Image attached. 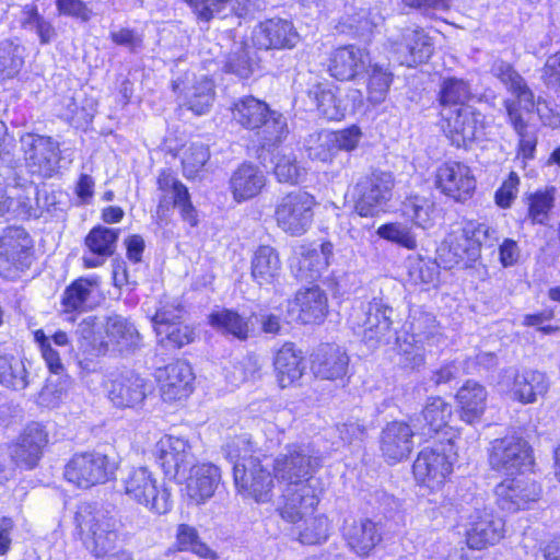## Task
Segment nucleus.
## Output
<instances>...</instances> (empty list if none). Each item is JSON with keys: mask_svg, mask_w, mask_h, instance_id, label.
<instances>
[{"mask_svg": "<svg viewBox=\"0 0 560 560\" xmlns=\"http://www.w3.org/2000/svg\"><path fill=\"white\" fill-rule=\"evenodd\" d=\"M443 335L435 316L422 306H412L402 330L396 337L400 362L405 368L424 364L427 347L439 346Z\"/></svg>", "mask_w": 560, "mask_h": 560, "instance_id": "1", "label": "nucleus"}, {"mask_svg": "<svg viewBox=\"0 0 560 560\" xmlns=\"http://www.w3.org/2000/svg\"><path fill=\"white\" fill-rule=\"evenodd\" d=\"M74 524L85 548L96 558L113 552L121 540L120 520L91 503H81Z\"/></svg>", "mask_w": 560, "mask_h": 560, "instance_id": "2", "label": "nucleus"}, {"mask_svg": "<svg viewBox=\"0 0 560 560\" xmlns=\"http://www.w3.org/2000/svg\"><path fill=\"white\" fill-rule=\"evenodd\" d=\"M394 308L383 298L353 307L348 324L369 348L387 345L392 338Z\"/></svg>", "mask_w": 560, "mask_h": 560, "instance_id": "3", "label": "nucleus"}, {"mask_svg": "<svg viewBox=\"0 0 560 560\" xmlns=\"http://www.w3.org/2000/svg\"><path fill=\"white\" fill-rule=\"evenodd\" d=\"M323 456L310 443L289 444L273 460V472L278 480L288 483L307 482L322 467Z\"/></svg>", "mask_w": 560, "mask_h": 560, "instance_id": "4", "label": "nucleus"}, {"mask_svg": "<svg viewBox=\"0 0 560 560\" xmlns=\"http://www.w3.org/2000/svg\"><path fill=\"white\" fill-rule=\"evenodd\" d=\"M34 258V242L22 226H8L0 236V276L14 279L28 269Z\"/></svg>", "mask_w": 560, "mask_h": 560, "instance_id": "5", "label": "nucleus"}, {"mask_svg": "<svg viewBox=\"0 0 560 560\" xmlns=\"http://www.w3.org/2000/svg\"><path fill=\"white\" fill-rule=\"evenodd\" d=\"M315 206L314 197L298 189L285 194L276 203L275 220L280 230L290 236L305 234L312 225Z\"/></svg>", "mask_w": 560, "mask_h": 560, "instance_id": "6", "label": "nucleus"}, {"mask_svg": "<svg viewBox=\"0 0 560 560\" xmlns=\"http://www.w3.org/2000/svg\"><path fill=\"white\" fill-rule=\"evenodd\" d=\"M20 149L32 174L51 178L59 172L61 161L60 144L50 136L33 132L20 137Z\"/></svg>", "mask_w": 560, "mask_h": 560, "instance_id": "7", "label": "nucleus"}, {"mask_svg": "<svg viewBox=\"0 0 560 560\" xmlns=\"http://www.w3.org/2000/svg\"><path fill=\"white\" fill-rule=\"evenodd\" d=\"M488 462L492 470L513 476L527 470L534 464V458L526 440L506 435L490 442Z\"/></svg>", "mask_w": 560, "mask_h": 560, "instance_id": "8", "label": "nucleus"}, {"mask_svg": "<svg viewBox=\"0 0 560 560\" xmlns=\"http://www.w3.org/2000/svg\"><path fill=\"white\" fill-rule=\"evenodd\" d=\"M116 469V463L103 453H77L65 466V477L69 482L88 489L108 481Z\"/></svg>", "mask_w": 560, "mask_h": 560, "instance_id": "9", "label": "nucleus"}, {"mask_svg": "<svg viewBox=\"0 0 560 560\" xmlns=\"http://www.w3.org/2000/svg\"><path fill=\"white\" fill-rule=\"evenodd\" d=\"M395 185L389 172L374 170L355 185V211L360 217H375L384 212Z\"/></svg>", "mask_w": 560, "mask_h": 560, "instance_id": "10", "label": "nucleus"}, {"mask_svg": "<svg viewBox=\"0 0 560 560\" xmlns=\"http://www.w3.org/2000/svg\"><path fill=\"white\" fill-rule=\"evenodd\" d=\"M125 494L156 514H165L171 509L170 492L160 489L155 478L144 467L131 469L124 479Z\"/></svg>", "mask_w": 560, "mask_h": 560, "instance_id": "11", "label": "nucleus"}, {"mask_svg": "<svg viewBox=\"0 0 560 560\" xmlns=\"http://www.w3.org/2000/svg\"><path fill=\"white\" fill-rule=\"evenodd\" d=\"M361 136L357 126L338 131L319 130L306 137L304 147L311 160L331 162L339 151L354 150Z\"/></svg>", "mask_w": 560, "mask_h": 560, "instance_id": "12", "label": "nucleus"}, {"mask_svg": "<svg viewBox=\"0 0 560 560\" xmlns=\"http://www.w3.org/2000/svg\"><path fill=\"white\" fill-rule=\"evenodd\" d=\"M234 483L240 493L256 502H268L272 497L273 478L257 458L233 466Z\"/></svg>", "mask_w": 560, "mask_h": 560, "instance_id": "13", "label": "nucleus"}, {"mask_svg": "<svg viewBox=\"0 0 560 560\" xmlns=\"http://www.w3.org/2000/svg\"><path fill=\"white\" fill-rule=\"evenodd\" d=\"M436 188L457 202L470 199L476 189V178L470 167L462 162L447 161L435 172Z\"/></svg>", "mask_w": 560, "mask_h": 560, "instance_id": "14", "label": "nucleus"}, {"mask_svg": "<svg viewBox=\"0 0 560 560\" xmlns=\"http://www.w3.org/2000/svg\"><path fill=\"white\" fill-rule=\"evenodd\" d=\"M499 385L510 389L513 397L523 404L536 401L537 397L545 395L549 387L544 373L536 370L518 371L512 366L502 370Z\"/></svg>", "mask_w": 560, "mask_h": 560, "instance_id": "15", "label": "nucleus"}, {"mask_svg": "<svg viewBox=\"0 0 560 560\" xmlns=\"http://www.w3.org/2000/svg\"><path fill=\"white\" fill-rule=\"evenodd\" d=\"M156 184L161 192L158 213L168 210L171 207L177 208L182 219L191 226H196L198 223L197 211L190 200L188 188L166 170L160 173Z\"/></svg>", "mask_w": 560, "mask_h": 560, "instance_id": "16", "label": "nucleus"}, {"mask_svg": "<svg viewBox=\"0 0 560 560\" xmlns=\"http://www.w3.org/2000/svg\"><path fill=\"white\" fill-rule=\"evenodd\" d=\"M441 116L444 133L455 147L465 148L476 139L480 113L474 107L468 105L446 108L445 112H441Z\"/></svg>", "mask_w": 560, "mask_h": 560, "instance_id": "17", "label": "nucleus"}, {"mask_svg": "<svg viewBox=\"0 0 560 560\" xmlns=\"http://www.w3.org/2000/svg\"><path fill=\"white\" fill-rule=\"evenodd\" d=\"M291 21L272 18L260 22L252 33L253 46L258 49H290L299 42Z\"/></svg>", "mask_w": 560, "mask_h": 560, "instance_id": "18", "label": "nucleus"}, {"mask_svg": "<svg viewBox=\"0 0 560 560\" xmlns=\"http://www.w3.org/2000/svg\"><path fill=\"white\" fill-rule=\"evenodd\" d=\"M452 469V462L440 447L422 450L412 466L415 478L430 489L440 488Z\"/></svg>", "mask_w": 560, "mask_h": 560, "instance_id": "19", "label": "nucleus"}, {"mask_svg": "<svg viewBox=\"0 0 560 560\" xmlns=\"http://www.w3.org/2000/svg\"><path fill=\"white\" fill-rule=\"evenodd\" d=\"M490 73L510 91L515 98L505 100L503 105L508 112V104H517L518 110L532 114L536 108L534 92L529 89L525 79L515 70L512 63L503 60H493Z\"/></svg>", "mask_w": 560, "mask_h": 560, "instance_id": "20", "label": "nucleus"}, {"mask_svg": "<svg viewBox=\"0 0 560 560\" xmlns=\"http://www.w3.org/2000/svg\"><path fill=\"white\" fill-rule=\"evenodd\" d=\"M158 460L170 479L185 478L192 466L194 455L187 440L177 436H165L158 443Z\"/></svg>", "mask_w": 560, "mask_h": 560, "instance_id": "21", "label": "nucleus"}, {"mask_svg": "<svg viewBox=\"0 0 560 560\" xmlns=\"http://www.w3.org/2000/svg\"><path fill=\"white\" fill-rule=\"evenodd\" d=\"M288 312L302 324H319L328 314V299L318 285L300 289L289 301Z\"/></svg>", "mask_w": 560, "mask_h": 560, "instance_id": "22", "label": "nucleus"}, {"mask_svg": "<svg viewBox=\"0 0 560 560\" xmlns=\"http://www.w3.org/2000/svg\"><path fill=\"white\" fill-rule=\"evenodd\" d=\"M155 377L165 401L180 400L192 392L194 374L190 365L185 361L177 360L156 369Z\"/></svg>", "mask_w": 560, "mask_h": 560, "instance_id": "23", "label": "nucleus"}, {"mask_svg": "<svg viewBox=\"0 0 560 560\" xmlns=\"http://www.w3.org/2000/svg\"><path fill=\"white\" fill-rule=\"evenodd\" d=\"M497 503L501 510L514 513L527 503L538 500L541 489L526 478L505 479L495 487Z\"/></svg>", "mask_w": 560, "mask_h": 560, "instance_id": "24", "label": "nucleus"}, {"mask_svg": "<svg viewBox=\"0 0 560 560\" xmlns=\"http://www.w3.org/2000/svg\"><path fill=\"white\" fill-rule=\"evenodd\" d=\"M418 435L412 423L393 421L381 432L380 448L388 463H397L408 457L413 448L412 438Z\"/></svg>", "mask_w": 560, "mask_h": 560, "instance_id": "25", "label": "nucleus"}, {"mask_svg": "<svg viewBox=\"0 0 560 560\" xmlns=\"http://www.w3.org/2000/svg\"><path fill=\"white\" fill-rule=\"evenodd\" d=\"M47 443V434L39 423H31L24 430L19 442L10 452V465L13 464L26 469L34 468L42 455V450Z\"/></svg>", "mask_w": 560, "mask_h": 560, "instance_id": "26", "label": "nucleus"}, {"mask_svg": "<svg viewBox=\"0 0 560 560\" xmlns=\"http://www.w3.org/2000/svg\"><path fill=\"white\" fill-rule=\"evenodd\" d=\"M283 504L278 509L283 520L296 523L311 513L318 503L314 489L307 482L288 483Z\"/></svg>", "mask_w": 560, "mask_h": 560, "instance_id": "27", "label": "nucleus"}, {"mask_svg": "<svg viewBox=\"0 0 560 560\" xmlns=\"http://www.w3.org/2000/svg\"><path fill=\"white\" fill-rule=\"evenodd\" d=\"M503 536V522L487 509L477 510L470 516L466 532L467 545L471 549H483L494 545Z\"/></svg>", "mask_w": 560, "mask_h": 560, "instance_id": "28", "label": "nucleus"}, {"mask_svg": "<svg viewBox=\"0 0 560 560\" xmlns=\"http://www.w3.org/2000/svg\"><path fill=\"white\" fill-rule=\"evenodd\" d=\"M370 62L369 54L354 45L335 49L329 58L328 71L340 81L354 79L364 72Z\"/></svg>", "mask_w": 560, "mask_h": 560, "instance_id": "29", "label": "nucleus"}, {"mask_svg": "<svg viewBox=\"0 0 560 560\" xmlns=\"http://www.w3.org/2000/svg\"><path fill=\"white\" fill-rule=\"evenodd\" d=\"M343 537L352 551L360 557H366L381 542V526L369 520L346 521Z\"/></svg>", "mask_w": 560, "mask_h": 560, "instance_id": "30", "label": "nucleus"}, {"mask_svg": "<svg viewBox=\"0 0 560 560\" xmlns=\"http://www.w3.org/2000/svg\"><path fill=\"white\" fill-rule=\"evenodd\" d=\"M349 365L347 353L337 345H320L313 353L312 370L316 377L337 380L346 375Z\"/></svg>", "mask_w": 560, "mask_h": 560, "instance_id": "31", "label": "nucleus"}, {"mask_svg": "<svg viewBox=\"0 0 560 560\" xmlns=\"http://www.w3.org/2000/svg\"><path fill=\"white\" fill-rule=\"evenodd\" d=\"M452 406L441 397L428 400L420 415L410 419L419 436L430 439L445 428L452 417Z\"/></svg>", "mask_w": 560, "mask_h": 560, "instance_id": "32", "label": "nucleus"}, {"mask_svg": "<svg viewBox=\"0 0 560 560\" xmlns=\"http://www.w3.org/2000/svg\"><path fill=\"white\" fill-rule=\"evenodd\" d=\"M266 183V175L257 165L243 163L232 173L229 185L233 199L243 202L256 197Z\"/></svg>", "mask_w": 560, "mask_h": 560, "instance_id": "33", "label": "nucleus"}, {"mask_svg": "<svg viewBox=\"0 0 560 560\" xmlns=\"http://www.w3.org/2000/svg\"><path fill=\"white\" fill-rule=\"evenodd\" d=\"M186 490L188 497L197 504L210 499L221 480V471L218 466L209 463L194 465L189 469Z\"/></svg>", "mask_w": 560, "mask_h": 560, "instance_id": "34", "label": "nucleus"}, {"mask_svg": "<svg viewBox=\"0 0 560 560\" xmlns=\"http://www.w3.org/2000/svg\"><path fill=\"white\" fill-rule=\"evenodd\" d=\"M401 43L397 51L402 56L400 62L412 67L425 62L433 54L432 38L422 28H406L401 34Z\"/></svg>", "mask_w": 560, "mask_h": 560, "instance_id": "35", "label": "nucleus"}, {"mask_svg": "<svg viewBox=\"0 0 560 560\" xmlns=\"http://www.w3.org/2000/svg\"><path fill=\"white\" fill-rule=\"evenodd\" d=\"M119 230L102 225L93 228L85 237V245L94 257H83L84 266L96 268L104 264L105 258L115 253Z\"/></svg>", "mask_w": 560, "mask_h": 560, "instance_id": "36", "label": "nucleus"}, {"mask_svg": "<svg viewBox=\"0 0 560 560\" xmlns=\"http://www.w3.org/2000/svg\"><path fill=\"white\" fill-rule=\"evenodd\" d=\"M281 260L276 248L269 245L259 246L252 257L250 276L259 285L273 284L280 276Z\"/></svg>", "mask_w": 560, "mask_h": 560, "instance_id": "37", "label": "nucleus"}, {"mask_svg": "<svg viewBox=\"0 0 560 560\" xmlns=\"http://www.w3.org/2000/svg\"><path fill=\"white\" fill-rule=\"evenodd\" d=\"M182 82H173V91L184 95L185 105L196 115L206 114L214 101V84L207 75L196 79L191 86L180 88Z\"/></svg>", "mask_w": 560, "mask_h": 560, "instance_id": "38", "label": "nucleus"}, {"mask_svg": "<svg viewBox=\"0 0 560 560\" xmlns=\"http://www.w3.org/2000/svg\"><path fill=\"white\" fill-rule=\"evenodd\" d=\"M277 378L282 388L301 378L305 370L302 352L293 343H284L273 361Z\"/></svg>", "mask_w": 560, "mask_h": 560, "instance_id": "39", "label": "nucleus"}, {"mask_svg": "<svg viewBox=\"0 0 560 560\" xmlns=\"http://www.w3.org/2000/svg\"><path fill=\"white\" fill-rule=\"evenodd\" d=\"M143 380L137 375L119 376L110 382L108 398L120 408H133L145 397Z\"/></svg>", "mask_w": 560, "mask_h": 560, "instance_id": "40", "label": "nucleus"}, {"mask_svg": "<svg viewBox=\"0 0 560 560\" xmlns=\"http://www.w3.org/2000/svg\"><path fill=\"white\" fill-rule=\"evenodd\" d=\"M456 398L460 407L463 421L474 424L481 419L487 401V392L482 385L468 381L459 388Z\"/></svg>", "mask_w": 560, "mask_h": 560, "instance_id": "41", "label": "nucleus"}, {"mask_svg": "<svg viewBox=\"0 0 560 560\" xmlns=\"http://www.w3.org/2000/svg\"><path fill=\"white\" fill-rule=\"evenodd\" d=\"M26 48L19 38L0 39V81L15 78L25 63Z\"/></svg>", "mask_w": 560, "mask_h": 560, "instance_id": "42", "label": "nucleus"}, {"mask_svg": "<svg viewBox=\"0 0 560 560\" xmlns=\"http://www.w3.org/2000/svg\"><path fill=\"white\" fill-rule=\"evenodd\" d=\"M471 96V88L468 81L456 77H446L441 80L438 92L441 112H445L446 108L468 106L466 103Z\"/></svg>", "mask_w": 560, "mask_h": 560, "instance_id": "43", "label": "nucleus"}, {"mask_svg": "<svg viewBox=\"0 0 560 560\" xmlns=\"http://www.w3.org/2000/svg\"><path fill=\"white\" fill-rule=\"evenodd\" d=\"M269 107L254 96H245L236 101L232 107L233 118L246 129H257L266 121Z\"/></svg>", "mask_w": 560, "mask_h": 560, "instance_id": "44", "label": "nucleus"}, {"mask_svg": "<svg viewBox=\"0 0 560 560\" xmlns=\"http://www.w3.org/2000/svg\"><path fill=\"white\" fill-rule=\"evenodd\" d=\"M106 335L119 351H130L140 345V334L135 325L120 315L109 316L106 320Z\"/></svg>", "mask_w": 560, "mask_h": 560, "instance_id": "45", "label": "nucleus"}, {"mask_svg": "<svg viewBox=\"0 0 560 560\" xmlns=\"http://www.w3.org/2000/svg\"><path fill=\"white\" fill-rule=\"evenodd\" d=\"M338 91L328 83H317L308 90V97L316 103L320 114L329 120H340L346 113V107L337 95Z\"/></svg>", "mask_w": 560, "mask_h": 560, "instance_id": "46", "label": "nucleus"}, {"mask_svg": "<svg viewBox=\"0 0 560 560\" xmlns=\"http://www.w3.org/2000/svg\"><path fill=\"white\" fill-rule=\"evenodd\" d=\"M517 104H508V121L518 137V155L525 160L534 158L537 137L527 130L528 121L525 119L524 110L517 109Z\"/></svg>", "mask_w": 560, "mask_h": 560, "instance_id": "47", "label": "nucleus"}, {"mask_svg": "<svg viewBox=\"0 0 560 560\" xmlns=\"http://www.w3.org/2000/svg\"><path fill=\"white\" fill-rule=\"evenodd\" d=\"M209 324L218 331L232 335L238 340H246L250 331L248 319L241 316L237 312L228 308L211 313L209 315Z\"/></svg>", "mask_w": 560, "mask_h": 560, "instance_id": "48", "label": "nucleus"}, {"mask_svg": "<svg viewBox=\"0 0 560 560\" xmlns=\"http://www.w3.org/2000/svg\"><path fill=\"white\" fill-rule=\"evenodd\" d=\"M95 280L80 278L66 288L61 298L65 313L84 312L90 300Z\"/></svg>", "mask_w": 560, "mask_h": 560, "instance_id": "49", "label": "nucleus"}, {"mask_svg": "<svg viewBox=\"0 0 560 560\" xmlns=\"http://www.w3.org/2000/svg\"><path fill=\"white\" fill-rule=\"evenodd\" d=\"M20 22L21 27L34 32L43 45L49 44L57 35L52 24L38 13L34 4L23 7Z\"/></svg>", "mask_w": 560, "mask_h": 560, "instance_id": "50", "label": "nucleus"}, {"mask_svg": "<svg viewBox=\"0 0 560 560\" xmlns=\"http://www.w3.org/2000/svg\"><path fill=\"white\" fill-rule=\"evenodd\" d=\"M154 330L158 336L159 345L166 350L179 349L192 342L195 339L194 330L183 323L172 326L162 324L161 326H155Z\"/></svg>", "mask_w": 560, "mask_h": 560, "instance_id": "51", "label": "nucleus"}, {"mask_svg": "<svg viewBox=\"0 0 560 560\" xmlns=\"http://www.w3.org/2000/svg\"><path fill=\"white\" fill-rule=\"evenodd\" d=\"M328 266L318 256L316 248L302 247L300 257L294 266L293 273L300 281L312 282L318 279Z\"/></svg>", "mask_w": 560, "mask_h": 560, "instance_id": "52", "label": "nucleus"}, {"mask_svg": "<svg viewBox=\"0 0 560 560\" xmlns=\"http://www.w3.org/2000/svg\"><path fill=\"white\" fill-rule=\"evenodd\" d=\"M0 384L15 390L24 389L28 381L23 361L0 352Z\"/></svg>", "mask_w": 560, "mask_h": 560, "instance_id": "53", "label": "nucleus"}, {"mask_svg": "<svg viewBox=\"0 0 560 560\" xmlns=\"http://www.w3.org/2000/svg\"><path fill=\"white\" fill-rule=\"evenodd\" d=\"M448 250L454 257L452 261L454 264L459 261L472 262L480 256L478 245L475 244L470 233L467 232V224L450 237Z\"/></svg>", "mask_w": 560, "mask_h": 560, "instance_id": "54", "label": "nucleus"}, {"mask_svg": "<svg viewBox=\"0 0 560 560\" xmlns=\"http://www.w3.org/2000/svg\"><path fill=\"white\" fill-rule=\"evenodd\" d=\"M556 188L537 190L528 196V218L534 224H547L549 212L555 206Z\"/></svg>", "mask_w": 560, "mask_h": 560, "instance_id": "55", "label": "nucleus"}, {"mask_svg": "<svg viewBox=\"0 0 560 560\" xmlns=\"http://www.w3.org/2000/svg\"><path fill=\"white\" fill-rule=\"evenodd\" d=\"M253 55V49L242 42L230 52L224 66L225 71L243 79L248 78L254 72L256 66Z\"/></svg>", "mask_w": 560, "mask_h": 560, "instance_id": "56", "label": "nucleus"}, {"mask_svg": "<svg viewBox=\"0 0 560 560\" xmlns=\"http://www.w3.org/2000/svg\"><path fill=\"white\" fill-rule=\"evenodd\" d=\"M393 81V73L388 69L375 63L369 72L368 100L373 105L385 101Z\"/></svg>", "mask_w": 560, "mask_h": 560, "instance_id": "57", "label": "nucleus"}, {"mask_svg": "<svg viewBox=\"0 0 560 560\" xmlns=\"http://www.w3.org/2000/svg\"><path fill=\"white\" fill-rule=\"evenodd\" d=\"M377 235L388 242L395 243L406 249H416L417 236L412 231V228L404 222H390L381 225L377 231Z\"/></svg>", "mask_w": 560, "mask_h": 560, "instance_id": "58", "label": "nucleus"}, {"mask_svg": "<svg viewBox=\"0 0 560 560\" xmlns=\"http://www.w3.org/2000/svg\"><path fill=\"white\" fill-rule=\"evenodd\" d=\"M176 539L179 550L191 551L206 559L218 558L215 551L200 540L197 529L192 526L180 524L177 528Z\"/></svg>", "mask_w": 560, "mask_h": 560, "instance_id": "59", "label": "nucleus"}, {"mask_svg": "<svg viewBox=\"0 0 560 560\" xmlns=\"http://www.w3.org/2000/svg\"><path fill=\"white\" fill-rule=\"evenodd\" d=\"M273 173L280 183L288 184H298L306 174L293 152L277 155Z\"/></svg>", "mask_w": 560, "mask_h": 560, "instance_id": "60", "label": "nucleus"}, {"mask_svg": "<svg viewBox=\"0 0 560 560\" xmlns=\"http://www.w3.org/2000/svg\"><path fill=\"white\" fill-rule=\"evenodd\" d=\"M434 203L425 197L413 196L402 203L404 215L422 229L428 228L432 222Z\"/></svg>", "mask_w": 560, "mask_h": 560, "instance_id": "61", "label": "nucleus"}, {"mask_svg": "<svg viewBox=\"0 0 560 560\" xmlns=\"http://www.w3.org/2000/svg\"><path fill=\"white\" fill-rule=\"evenodd\" d=\"M329 522L324 515L308 517L299 529V540L304 545H317L328 538Z\"/></svg>", "mask_w": 560, "mask_h": 560, "instance_id": "62", "label": "nucleus"}, {"mask_svg": "<svg viewBox=\"0 0 560 560\" xmlns=\"http://www.w3.org/2000/svg\"><path fill=\"white\" fill-rule=\"evenodd\" d=\"M264 133V147L280 143L288 135L285 117L275 110H269L266 121L260 126Z\"/></svg>", "mask_w": 560, "mask_h": 560, "instance_id": "63", "label": "nucleus"}, {"mask_svg": "<svg viewBox=\"0 0 560 560\" xmlns=\"http://www.w3.org/2000/svg\"><path fill=\"white\" fill-rule=\"evenodd\" d=\"M210 159L209 148L203 143H191L182 160L184 174L195 177Z\"/></svg>", "mask_w": 560, "mask_h": 560, "instance_id": "64", "label": "nucleus"}]
</instances>
